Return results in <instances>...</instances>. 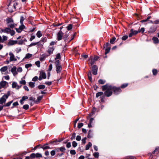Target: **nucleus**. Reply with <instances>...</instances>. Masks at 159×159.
I'll return each mask as SVG.
<instances>
[{
    "mask_svg": "<svg viewBox=\"0 0 159 159\" xmlns=\"http://www.w3.org/2000/svg\"><path fill=\"white\" fill-rule=\"evenodd\" d=\"M72 145L74 148L76 147L77 145V143L75 141H73L72 142Z\"/></svg>",
    "mask_w": 159,
    "mask_h": 159,
    "instance_id": "nucleus-36",
    "label": "nucleus"
},
{
    "mask_svg": "<svg viewBox=\"0 0 159 159\" xmlns=\"http://www.w3.org/2000/svg\"><path fill=\"white\" fill-rule=\"evenodd\" d=\"M76 139L77 141H80L81 139V136L79 135H77L76 136Z\"/></svg>",
    "mask_w": 159,
    "mask_h": 159,
    "instance_id": "nucleus-49",
    "label": "nucleus"
},
{
    "mask_svg": "<svg viewBox=\"0 0 159 159\" xmlns=\"http://www.w3.org/2000/svg\"><path fill=\"white\" fill-rule=\"evenodd\" d=\"M87 139V138L86 137H85L84 139H82V142L84 144L86 143V140Z\"/></svg>",
    "mask_w": 159,
    "mask_h": 159,
    "instance_id": "nucleus-50",
    "label": "nucleus"
},
{
    "mask_svg": "<svg viewBox=\"0 0 159 159\" xmlns=\"http://www.w3.org/2000/svg\"><path fill=\"white\" fill-rule=\"evenodd\" d=\"M93 136V130L90 129L88 132L87 137L88 138L91 139L92 138Z\"/></svg>",
    "mask_w": 159,
    "mask_h": 159,
    "instance_id": "nucleus-20",
    "label": "nucleus"
},
{
    "mask_svg": "<svg viewBox=\"0 0 159 159\" xmlns=\"http://www.w3.org/2000/svg\"><path fill=\"white\" fill-rule=\"evenodd\" d=\"M30 24H31L33 26L32 29H30V31H33L35 29L36 27H35V26L34 25L32 24L31 22H30Z\"/></svg>",
    "mask_w": 159,
    "mask_h": 159,
    "instance_id": "nucleus-42",
    "label": "nucleus"
},
{
    "mask_svg": "<svg viewBox=\"0 0 159 159\" xmlns=\"http://www.w3.org/2000/svg\"><path fill=\"white\" fill-rule=\"evenodd\" d=\"M55 49L54 47H48L47 52L49 55L52 54Z\"/></svg>",
    "mask_w": 159,
    "mask_h": 159,
    "instance_id": "nucleus-12",
    "label": "nucleus"
},
{
    "mask_svg": "<svg viewBox=\"0 0 159 159\" xmlns=\"http://www.w3.org/2000/svg\"><path fill=\"white\" fill-rule=\"evenodd\" d=\"M35 63L36 65L38 67H39L40 66V62L39 61H36Z\"/></svg>",
    "mask_w": 159,
    "mask_h": 159,
    "instance_id": "nucleus-54",
    "label": "nucleus"
},
{
    "mask_svg": "<svg viewBox=\"0 0 159 159\" xmlns=\"http://www.w3.org/2000/svg\"><path fill=\"white\" fill-rule=\"evenodd\" d=\"M45 87V86L43 85H39L38 87V88L39 89H44Z\"/></svg>",
    "mask_w": 159,
    "mask_h": 159,
    "instance_id": "nucleus-38",
    "label": "nucleus"
},
{
    "mask_svg": "<svg viewBox=\"0 0 159 159\" xmlns=\"http://www.w3.org/2000/svg\"><path fill=\"white\" fill-rule=\"evenodd\" d=\"M25 27V26L23 25V24H21V25L20 26L19 28H16V30L17 32L20 33L22 30L24 29Z\"/></svg>",
    "mask_w": 159,
    "mask_h": 159,
    "instance_id": "nucleus-14",
    "label": "nucleus"
},
{
    "mask_svg": "<svg viewBox=\"0 0 159 159\" xmlns=\"http://www.w3.org/2000/svg\"><path fill=\"white\" fill-rule=\"evenodd\" d=\"M7 37L6 36L3 35L2 37L0 36V43H4L5 41L7 40Z\"/></svg>",
    "mask_w": 159,
    "mask_h": 159,
    "instance_id": "nucleus-13",
    "label": "nucleus"
},
{
    "mask_svg": "<svg viewBox=\"0 0 159 159\" xmlns=\"http://www.w3.org/2000/svg\"><path fill=\"white\" fill-rule=\"evenodd\" d=\"M110 50V48L109 47H108L106 48L105 49V54H107V53H108Z\"/></svg>",
    "mask_w": 159,
    "mask_h": 159,
    "instance_id": "nucleus-35",
    "label": "nucleus"
},
{
    "mask_svg": "<svg viewBox=\"0 0 159 159\" xmlns=\"http://www.w3.org/2000/svg\"><path fill=\"white\" fill-rule=\"evenodd\" d=\"M28 98V97L27 96L23 97L20 101V103L21 104H23L24 102V101L27 99Z\"/></svg>",
    "mask_w": 159,
    "mask_h": 159,
    "instance_id": "nucleus-19",
    "label": "nucleus"
},
{
    "mask_svg": "<svg viewBox=\"0 0 159 159\" xmlns=\"http://www.w3.org/2000/svg\"><path fill=\"white\" fill-rule=\"evenodd\" d=\"M24 20V18L22 16H21V17L20 19V23L21 24H23V21Z\"/></svg>",
    "mask_w": 159,
    "mask_h": 159,
    "instance_id": "nucleus-62",
    "label": "nucleus"
},
{
    "mask_svg": "<svg viewBox=\"0 0 159 159\" xmlns=\"http://www.w3.org/2000/svg\"><path fill=\"white\" fill-rule=\"evenodd\" d=\"M41 148H42L43 150H46L48 149H49L50 148V147L49 146H45Z\"/></svg>",
    "mask_w": 159,
    "mask_h": 159,
    "instance_id": "nucleus-60",
    "label": "nucleus"
},
{
    "mask_svg": "<svg viewBox=\"0 0 159 159\" xmlns=\"http://www.w3.org/2000/svg\"><path fill=\"white\" fill-rule=\"evenodd\" d=\"M98 58L99 57L97 56H95L94 58L92 56H91L89 59V64H91V65H92L94 63L95 61L98 60Z\"/></svg>",
    "mask_w": 159,
    "mask_h": 159,
    "instance_id": "nucleus-3",
    "label": "nucleus"
},
{
    "mask_svg": "<svg viewBox=\"0 0 159 159\" xmlns=\"http://www.w3.org/2000/svg\"><path fill=\"white\" fill-rule=\"evenodd\" d=\"M128 38V36L127 35H125V36H123L122 37L121 39L123 40H125Z\"/></svg>",
    "mask_w": 159,
    "mask_h": 159,
    "instance_id": "nucleus-52",
    "label": "nucleus"
},
{
    "mask_svg": "<svg viewBox=\"0 0 159 159\" xmlns=\"http://www.w3.org/2000/svg\"><path fill=\"white\" fill-rule=\"evenodd\" d=\"M29 106L28 105H25L23 107V108L25 109H27L29 108Z\"/></svg>",
    "mask_w": 159,
    "mask_h": 159,
    "instance_id": "nucleus-59",
    "label": "nucleus"
},
{
    "mask_svg": "<svg viewBox=\"0 0 159 159\" xmlns=\"http://www.w3.org/2000/svg\"><path fill=\"white\" fill-rule=\"evenodd\" d=\"M70 152L71 155H75L76 153L75 150H70Z\"/></svg>",
    "mask_w": 159,
    "mask_h": 159,
    "instance_id": "nucleus-44",
    "label": "nucleus"
},
{
    "mask_svg": "<svg viewBox=\"0 0 159 159\" xmlns=\"http://www.w3.org/2000/svg\"><path fill=\"white\" fill-rule=\"evenodd\" d=\"M83 125V124L82 123H80L78 124V128H80Z\"/></svg>",
    "mask_w": 159,
    "mask_h": 159,
    "instance_id": "nucleus-46",
    "label": "nucleus"
},
{
    "mask_svg": "<svg viewBox=\"0 0 159 159\" xmlns=\"http://www.w3.org/2000/svg\"><path fill=\"white\" fill-rule=\"evenodd\" d=\"M43 97V96L38 97L36 100H35V98H34L30 97V101H31L32 102L37 103L40 101Z\"/></svg>",
    "mask_w": 159,
    "mask_h": 159,
    "instance_id": "nucleus-5",
    "label": "nucleus"
},
{
    "mask_svg": "<svg viewBox=\"0 0 159 159\" xmlns=\"http://www.w3.org/2000/svg\"><path fill=\"white\" fill-rule=\"evenodd\" d=\"M17 42V41L10 40L8 42V45L9 46L12 45L16 44Z\"/></svg>",
    "mask_w": 159,
    "mask_h": 159,
    "instance_id": "nucleus-21",
    "label": "nucleus"
},
{
    "mask_svg": "<svg viewBox=\"0 0 159 159\" xmlns=\"http://www.w3.org/2000/svg\"><path fill=\"white\" fill-rule=\"evenodd\" d=\"M116 38L115 37H113L111 39H110V42L111 43L113 44L114 43V42Z\"/></svg>",
    "mask_w": 159,
    "mask_h": 159,
    "instance_id": "nucleus-31",
    "label": "nucleus"
},
{
    "mask_svg": "<svg viewBox=\"0 0 159 159\" xmlns=\"http://www.w3.org/2000/svg\"><path fill=\"white\" fill-rule=\"evenodd\" d=\"M21 86V85H18L17 83L14 82L12 84V88H15L16 89H19Z\"/></svg>",
    "mask_w": 159,
    "mask_h": 159,
    "instance_id": "nucleus-10",
    "label": "nucleus"
},
{
    "mask_svg": "<svg viewBox=\"0 0 159 159\" xmlns=\"http://www.w3.org/2000/svg\"><path fill=\"white\" fill-rule=\"evenodd\" d=\"M61 66H56V71L57 73H60L61 70Z\"/></svg>",
    "mask_w": 159,
    "mask_h": 159,
    "instance_id": "nucleus-22",
    "label": "nucleus"
},
{
    "mask_svg": "<svg viewBox=\"0 0 159 159\" xmlns=\"http://www.w3.org/2000/svg\"><path fill=\"white\" fill-rule=\"evenodd\" d=\"M126 159H134V157L132 156H128L126 158Z\"/></svg>",
    "mask_w": 159,
    "mask_h": 159,
    "instance_id": "nucleus-55",
    "label": "nucleus"
},
{
    "mask_svg": "<svg viewBox=\"0 0 159 159\" xmlns=\"http://www.w3.org/2000/svg\"><path fill=\"white\" fill-rule=\"evenodd\" d=\"M63 33L61 30H60L57 34V39L58 40H60L62 39Z\"/></svg>",
    "mask_w": 159,
    "mask_h": 159,
    "instance_id": "nucleus-8",
    "label": "nucleus"
},
{
    "mask_svg": "<svg viewBox=\"0 0 159 159\" xmlns=\"http://www.w3.org/2000/svg\"><path fill=\"white\" fill-rule=\"evenodd\" d=\"M92 73L94 75H96L97 74L98 67L96 65L93 66L92 67Z\"/></svg>",
    "mask_w": 159,
    "mask_h": 159,
    "instance_id": "nucleus-6",
    "label": "nucleus"
},
{
    "mask_svg": "<svg viewBox=\"0 0 159 159\" xmlns=\"http://www.w3.org/2000/svg\"><path fill=\"white\" fill-rule=\"evenodd\" d=\"M7 83L5 81H2L0 82V89L5 87Z\"/></svg>",
    "mask_w": 159,
    "mask_h": 159,
    "instance_id": "nucleus-17",
    "label": "nucleus"
},
{
    "mask_svg": "<svg viewBox=\"0 0 159 159\" xmlns=\"http://www.w3.org/2000/svg\"><path fill=\"white\" fill-rule=\"evenodd\" d=\"M20 83L21 84L24 85L25 84L26 82L24 80H21L20 81Z\"/></svg>",
    "mask_w": 159,
    "mask_h": 159,
    "instance_id": "nucleus-48",
    "label": "nucleus"
},
{
    "mask_svg": "<svg viewBox=\"0 0 159 159\" xmlns=\"http://www.w3.org/2000/svg\"><path fill=\"white\" fill-rule=\"evenodd\" d=\"M103 94V93L101 92H98L96 93V98H98L99 97L102 96Z\"/></svg>",
    "mask_w": 159,
    "mask_h": 159,
    "instance_id": "nucleus-27",
    "label": "nucleus"
},
{
    "mask_svg": "<svg viewBox=\"0 0 159 159\" xmlns=\"http://www.w3.org/2000/svg\"><path fill=\"white\" fill-rule=\"evenodd\" d=\"M56 43V42L54 41H52L50 43V46H52L55 44Z\"/></svg>",
    "mask_w": 159,
    "mask_h": 159,
    "instance_id": "nucleus-63",
    "label": "nucleus"
},
{
    "mask_svg": "<svg viewBox=\"0 0 159 159\" xmlns=\"http://www.w3.org/2000/svg\"><path fill=\"white\" fill-rule=\"evenodd\" d=\"M71 143L70 142H68L67 143V144L66 145V147L67 148H70L71 147Z\"/></svg>",
    "mask_w": 159,
    "mask_h": 159,
    "instance_id": "nucleus-57",
    "label": "nucleus"
},
{
    "mask_svg": "<svg viewBox=\"0 0 159 159\" xmlns=\"http://www.w3.org/2000/svg\"><path fill=\"white\" fill-rule=\"evenodd\" d=\"M152 71L153 74L154 75H156L157 74V70H156V69H153Z\"/></svg>",
    "mask_w": 159,
    "mask_h": 159,
    "instance_id": "nucleus-41",
    "label": "nucleus"
},
{
    "mask_svg": "<svg viewBox=\"0 0 159 159\" xmlns=\"http://www.w3.org/2000/svg\"><path fill=\"white\" fill-rule=\"evenodd\" d=\"M60 58H61V57H60V54L58 53L56 55V58H55V60H56V59H60Z\"/></svg>",
    "mask_w": 159,
    "mask_h": 159,
    "instance_id": "nucleus-58",
    "label": "nucleus"
},
{
    "mask_svg": "<svg viewBox=\"0 0 159 159\" xmlns=\"http://www.w3.org/2000/svg\"><path fill=\"white\" fill-rule=\"evenodd\" d=\"M38 79V77L37 76H35L33 79H32V80L33 81H36L37 79Z\"/></svg>",
    "mask_w": 159,
    "mask_h": 159,
    "instance_id": "nucleus-64",
    "label": "nucleus"
},
{
    "mask_svg": "<svg viewBox=\"0 0 159 159\" xmlns=\"http://www.w3.org/2000/svg\"><path fill=\"white\" fill-rule=\"evenodd\" d=\"M55 152H56L55 150H52L51 152H50L51 155L52 156H53L55 154V153H56Z\"/></svg>",
    "mask_w": 159,
    "mask_h": 159,
    "instance_id": "nucleus-53",
    "label": "nucleus"
},
{
    "mask_svg": "<svg viewBox=\"0 0 159 159\" xmlns=\"http://www.w3.org/2000/svg\"><path fill=\"white\" fill-rule=\"evenodd\" d=\"M95 113V110H92V112L90 114V116H92Z\"/></svg>",
    "mask_w": 159,
    "mask_h": 159,
    "instance_id": "nucleus-61",
    "label": "nucleus"
},
{
    "mask_svg": "<svg viewBox=\"0 0 159 159\" xmlns=\"http://www.w3.org/2000/svg\"><path fill=\"white\" fill-rule=\"evenodd\" d=\"M7 25L8 27H9L11 28H13L14 27V25L13 22L11 23H10V24H7Z\"/></svg>",
    "mask_w": 159,
    "mask_h": 159,
    "instance_id": "nucleus-28",
    "label": "nucleus"
},
{
    "mask_svg": "<svg viewBox=\"0 0 159 159\" xmlns=\"http://www.w3.org/2000/svg\"><path fill=\"white\" fill-rule=\"evenodd\" d=\"M72 25L71 24H70L67 27V30H70L72 29Z\"/></svg>",
    "mask_w": 159,
    "mask_h": 159,
    "instance_id": "nucleus-45",
    "label": "nucleus"
},
{
    "mask_svg": "<svg viewBox=\"0 0 159 159\" xmlns=\"http://www.w3.org/2000/svg\"><path fill=\"white\" fill-rule=\"evenodd\" d=\"M42 157V155L41 154L39 153H37L36 154L34 153H32L31 154H30V158H34L35 157Z\"/></svg>",
    "mask_w": 159,
    "mask_h": 159,
    "instance_id": "nucleus-7",
    "label": "nucleus"
},
{
    "mask_svg": "<svg viewBox=\"0 0 159 159\" xmlns=\"http://www.w3.org/2000/svg\"><path fill=\"white\" fill-rule=\"evenodd\" d=\"M9 33L11 36H13L15 34V32L14 31L11 30V31H10Z\"/></svg>",
    "mask_w": 159,
    "mask_h": 159,
    "instance_id": "nucleus-56",
    "label": "nucleus"
},
{
    "mask_svg": "<svg viewBox=\"0 0 159 159\" xmlns=\"http://www.w3.org/2000/svg\"><path fill=\"white\" fill-rule=\"evenodd\" d=\"M130 31V34H129V37H131L133 36V35H134L133 33L134 30L133 29H131Z\"/></svg>",
    "mask_w": 159,
    "mask_h": 159,
    "instance_id": "nucleus-33",
    "label": "nucleus"
},
{
    "mask_svg": "<svg viewBox=\"0 0 159 159\" xmlns=\"http://www.w3.org/2000/svg\"><path fill=\"white\" fill-rule=\"evenodd\" d=\"M112 91L114 93L117 94L121 92V90L120 87H116L115 86H112Z\"/></svg>",
    "mask_w": 159,
    "mask_h": 159,
    "instance_id": "nucleus-4",
    "label": "nucleus"
},
{
    "mask_svg": "<svg viewBox=\"0 0 159 159\" xmlns=\"http://www.w3.org/2000/svg\"><path fill=\"white\" fill-rule=\"evenodd\" d=\"M102 90L105 91L104 94L107 97L111 96L112 94V86L106 84L102 87Z\"/></svg>",
    "mask_w": 159,
    "mask_h": 159,
    "instance_id": "nucleus-1",
    "label": "nucleus"
},
{
    "mask_svg": "<svg viewBox=\"0 0 159 159\" xmlns=\"http://www.w3.org/2000/svg\"><path fill=\"white\" fill-rule=\"evenodd\" d=\"M30 58V54L28 53L26 55L25 57L24 58L23 60H24L26 58Z\"/></svg>",
    "mask_w": 159,
    "mask_h": 159,
    "instance_id": "nucleus-51",
    "label": "nucleus"
},
{
    "mask_svg": "<svg viewBox=\"0 0 159 159\" xmlns=\"http://www.w3.org/2000/svg\"><path fill=\"white\" fill-rule=\"evenodd\" d=\"M36 35L38 38L41 37L42 36V34H41V31H38L36 34Z\"/></svg>",
    "mask_w": 159,
    "mask_h": 159,
    "instance_id": "nucleus-34",
    "label": "nucleus"
},
{
    "mask_svg": "<svg viewBox=\"0 0 159 159\" xmlns=\"http://www.w3.org/2000/svg\"><path fill=\"white\" fill-rule=\"evenodd\" d=\"M152 39L153 41V43L155 44L157 43H159L158 39L156 37H153L152 38Z\"/></svg>",
    "mask_w": 159,
    "mask_h": 159,
    "instance_id": "nucleus-23",
    "label": "nucleus"
},
{
    "mask_svg": "<svg viewBox=\"0 0 159 159\" xmlns=\"http://www.w3.org/2000/svg\"><path fill=\"white\" fill-rule=\"evenodd\" d=\"M11 29L8 28H6L5 29H2L0 31L1 33L4 32L6 33L7 34L9 33L10 31H11Z\"/></svg>",
    "mask_w": 159,
    "mask_h": 159,
    "instance_id": "nucleus-16",
    "label": "nucleus"
},
{
    "mask_svg": "<svg viewBox=\"0 0 159 159\" xmlns=\"http://www.w3.org/2000/svg\"><path fill=\"white\" fill-rule=\"evenodd\" d=\"M17 71L18 72H21L22 71V69L21 67H19L16 69Z\"/></svg>",
    "mask_w": 159,
    "mask_h": 159,
    "instance_id": "nucleus-43",
    "label": "nucleus"
},
{
    "mask_svg": "<svg viewBox=\"0 0 159 159\" xmlns=\"http://www.w3.org/2000/svg\"><path fill=\"white\" fill-rule=\"evenodd\" d=\"M7 25L13 22V20L11 18H9L6 20Z\"/></svg>",
    "mask_w": 159,
    "mask_h": 159,
    "instance_id": "nucleus-26",
    "label": "nucleus"
},
{
    "mask_svg": "<svg viewBox=\"0 0 159 159\" xmlns=\"http://www.w3.org/2000/svg\"><path fill=\"white\" fill-rule=\"evenodd\" d=\"M46 78V74L43 71H41L40 74V76L39 78V80H41L42 79H45Z\"/></svg>",
    "mask_w": 159,
    "mask_h": 159,
    "instance_id": "nucleus-9",
    "label": "nucleus"
},
{
    "mask_svg": "<svg viewBox=\"0 0 159 159\" xmlns=\"http://www.w3.org/2000/svg\"><path fill=\"white\" fill-rule=\"evenodd\" d=\"M128 84H127V83L124 84H122L121 85V88L124 89V88H125L126 87H127L128 86Z\"/></svg>",
    "mask_w": 159,
    "mask_h": 159,
    "instance_id": "nucleus-37",
    "label": "nucleus"
},
{
    "mask_svg": "<svg viewBox=\"0 0 159 159\" xmlns=\"http://www.w3.org/2000/svg\"><path fill=\"white\" fill-rule=\"evenodd\" d=\"M13 101H10L7 103H6L5 105H4V107H9L11 104L12 103Z\"/></svg>",
    "mask_w": 159,
    "mask_h": 159,
    "instance_id": "nucleus-30",
    "label": "nucleus"
},
{
    "mask_svg": "<svg viewBox=\"0 0 159 159\" xmlns=\"http://www.w3.org/2000/svg\"><path fill=\"white\" fill-rule=\"evenodd\" d=\"M10 95V91L7 92L6 94L4 95L0 99V104L2 105L5 103L6 101V99Z\"/></svg>",
    "mask_w": 159,
    "mask_h": 159,
    "instance_id": "nucleus-2",
    "label": "nucleus"
},
{
    "mask_svg": "<svg viewBox=\"0 0 159 159\" xmlns=\"http://www.w3.org/2000/svg\"><path fill=\"white\" fill-rule=\"evenodd\" d=\"M106 82V81L102 79H100L98 80V83L99 84H104Z\"/></svg>",
    "mask_w": 159,
    "mask_h": 159,
    "instance_id": "nucleus-29",
    "label": "nucleus"
},
{
    "mask_svg": "<svg viewBox=\"0 0 159 159\" xmlns=\"http://www.w3.org/2000/svg\"><path fill=\"white\" fill-rule=\"evenodd\" d=\"M75 136H76V134L75 133H73L72 134L71 137V140H73V139H74L75 138Z\"/></svg>",
    "mask_w": 159,
    "mask_h": 159,
    "instance_id": "nucleus-40",
    "label": "nucleus"
},
{
    "mask_svg": "<svg viewBox=\"0 0 159 159\" xmlns=\"http://www.w3.org/2000/svg\"><path fill=\"white\" fill-rule=\"evenodd\" d=\"M88 76L89 78V79L90 80V81H92V75L90 71L88 73Z\"/></svg>",
    "mask_w": 159,
    "mask_h": 159,
    "instance_id": "nucleus-25",
    "label": "nucleus"
},
{
    "mask_svg": "<svg viewBox=\"0 0 159 159\" xmlns=\"http://www.w3.org/2000/svg\"><path fill=\"white\" fill-rule=\"evenodd\" d=\"M9 55L10 56V61H16V59L15 58L14 55L11 52L9 53Z\"/></svg>",
    "mask_w": 159,
    "mask_h": 159,
    "instance_id": "nucleus-15",
    "label": "nucleus"
},
{
    "mask_svg": "<svg viewBox=\"0 0 159 159\" xmlns=\"http://www.w3.org/2000/svg\"><path fill=\"white\" fill-rule=\"evenodd\" d=\"M11 71L14 76H16L17 75L18 73L16 66H14L11 69Z\"/></svg>",
    "mask_w": 159,
    "mask_h": 159,
    "instance_id": "nucleus-11",
    "label": "nucleus"
},
{
    "mask_svg": "<svg viewBox=\"0 0 159 159\" xmlns=\"http://www.w3.org/2000/svg\"><path fill=\"white\" fill-rule=\"evenodd\" d=\"M7 66H3L2 67L0 70V71L2 73V74H3L4 72H5L4 73L5 74H6V71L7 70Z\"/></svg>",
    "mask_w": 159,
    "mask_h": 159,
    "instance_id": "nucleus-18",
    "label": "nucleus"
},
{
    "mask_svg": "<svg viewBox=\"0 0 159 159\" xmlns=\"http://www.w3.org/2000/svg\"><path fill=\"white\" fill-rule=\"evenodd\" d=\"M59 149L60 151H61V152H64L66 150V148L64 147H61Z\"/></svg>",
    "mask_w": 159,
    "mask_h": 159,
    "instance_id": "nucleus-39",
    "label": "nucleus"
},
{
    "mask_svg": "<svg viewBox=\"0 0 159 159\" xmlns=\"http://www.w3.org/2000/svg\"><path fill=\"white\" fill-rule=\"evenodd\" d=\"M145 30L144 28H142L140 29H139L138 30L139 32H142V33H143Z\"/></svg>",
    "mask_w": 159,
    "mask_h": 159,
    "instance_id": "nucleus-47",
    "label": "nucleus"
},
{
    "mask_svg": "<svg viewBox=\"0 0 159 159\" xmlns=\"http://www.w3.org/2000/svg\"><path fill=\"white\" fill-rule=\"evenodd\" d=\"M92 145V144L91 142H89L87 145H86L85 147V150H88L89 149L90 147Z\"/></svg>",
    "mask_w": 159,
    "mask_h": 159,
    "instance_id": "nucleus-24",
    "label": "nucleus"
},
{
    "mask_svg": "<svg viewBox=\"0 0 159 159\" xmlns=\"http://www.w3.org/2000/svg\"><path fill=\"white\" fill-rule=\"evenodd\" d=\"M93 156L95 158H97L99 156V153L98 152H95L93 154Z\"/></svg>",
    "mask_w": 159,
    "mask_h": 159,
    "instance_id": "nucleus-32",
    "label": "nucleus"
}]
</instances>
